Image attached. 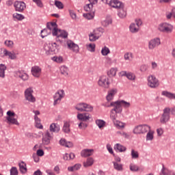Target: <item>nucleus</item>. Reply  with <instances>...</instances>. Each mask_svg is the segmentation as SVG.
<instances>
[{
    "label": "nucleus",
    "mask_w": 175,
    "mask_h": 175,
    "mask_svg": "<svg viewBox=\"0 0 175 175\" xmlns=\"http://www.w3.org/2000/svg\"><path fill=\"white\" fill-rule=\"evenodd\" d=\"M33 94V90L32 88H29L26 89L24 92L25 99L30 103H35L36 101V99Z\"/></svg>",
    "instance_id": "11"
},
{
    "label": "nucleus",
    "mask_w": 175,
    "mask_h": 175,
    "mask_svg": "<svg viewBox=\"0 0 175 175\" xmlns=\"http://www.w3.org/2000/svg\"><path fill=\"white\" fill-rule=\"evenodd\" d=\"M151 129L148 124H140L133 129V133L136 135L144 134Z\"/></svg>",
    "instance_id": "9"
},
{
    "label": "nucleus",
    "mask_w": 175,
    "mask_h": 175,
    "mask_svg": "<svg viewBox=\"0 0 175 175\" xmlns=\"http://www.w3.org/2000/svg\"><path fill=\"white\" fill-rule=\"evenodd\" d=\"M68 49L72 51V53H78L79 51V46L77 44H75L73 41L68 40L66 42Z\"/></svg>",
    "instance_id": "16"
},
{
    "label": "nucleus",
    "mask_w": 175,
    "mask_h": 175,
    "mask_svg": "<svg viewBox=\"0 0 175 175\" xmlns=\"http://www.w3.org/2000/svg\"><path fill=\"white\" fill-rule=\"evenodd\" d=\"M6 69H7V67L5 64H0V78L5 79Z\"/></svg>",
    "instance_id": "35"
},
{
    "label": "nucleus",
    "mask_w": 175,
    "mask_h": 175,
    "mask_svg": "<svg viewBox=\"0 0 175 175\" xmlns=\"http://www.w3.org/2000/svg\"><path fill=\"white\" fill-rule=\"evenodd\" d=\"M84 10L89 12H94V5L89 3L84 6Z\"/></svg>",
    "instance_id": "48"
},
{
    "label": "nucleus",
    "mask_w": 175,
    "mask_h": 175,
    "mask_svg": "<svg viewBox=\"0 0 175 175\" xmlns=\"http://www.w3.org/2000/svg\"><path fill=\"white\" fill-rule=\"evenodd\" d=\"M60 130V126L58 124H55L53 123L51 124V126H49V131L52 132V133H59Z\"/></svg>",
    "instance_id": "29"
},
{
    "label": "nucleus",
    "mask_w": 175,
    "mask_h": 175,
    "mask_svg": "<svg viewBox=\"0 0 175 175\" xmlns=\"http://www.w3.org/2000/svg\"><path fill=\"white\" fill-rule=\"evenodd\" d=\"M157 30L163 33H171L174 30V26L167 23H163L157 27Z\"/></svg>",
    "instance_id": "7"
},
{
    "label": "nucleus",
    "mask_w": 175,
    "mask_h": 175,
    "mask_svg": "<svg viewBox=\"0 0 175 175\" xmlns=\"http://www.w3.org/2000/svg\"><path fill=\"white\" fill-rule=\"evenodd\" d=\"M94 16H95V14L94 12L83 14V17L87 20L94 19Z\"/></svg>",
    "instance_id": "44"
},
{
    "label": "nucleus",
    "mask_w": 175,
    "mask_h": 175,
    "mask_svg": "<svg viewBox=\"0 0 175 175\" xmlns=\"http://www.w3.org/2000/svg\"><path fill=\"white\" fill-rule=\"evenodd\" d=\"M154 139V131L150 129L148 131V133L146 134V141L148 142H152Z\"/></svg>",
    "instance_id": "38"
},
{
    "label": "nucleus",
    "mask_w": 175,
    "mask_h": 175,
    "mask_svg": "<svg viewBox=\"0 0 175 175\" xmlns=\"http://www.w3.org/2000/svg\"><path fill=\"white\" fill-rule=\"evenodd\" d=\"M131 158L133 159H137L139 158V154L137 151H136L134 149H131Z\"/></svg>",
    "instance_id": "54"
},
{
    "label": "nucleus",
    "mask_w": 175,
    "mask_h": 175,
    "mask_svg": "<svg viewBox=\"0 0 175 175\" xmlns=\"http://www.w3.org/2000/svg\"><path fill=\"white\" fill-rule=\"evenodd\" d=\"M14 7L16 11L21 12L25 10L26 4L25 2L21 1H16L14 3Z\"/></svg>",
    "instance_id": "17"
},
{
    "label": "nucleus",
    "mask_w": 175,
    "mask_h": 175,
    "mask_svg": "<svg viewBox=\"0 0 175 175\" xmlns=\"http://www.w3.org/2000/svg\"><path fill=\"white\" fill-rule=\"evenodd\" d=\"M51 33V31H49L47 29H44L42 31H41V38H44L45 37H47Z\"/></svg>",
    "instance_id": "53"
},
{
    "label": "nucleus",
    "mask_w": 175,
    "mask_h": 175,
    "mask_svg": "<svg viewBox=\"0 0 175 175\" xmlns=\"http://www.w3.org/2000/svg\"><path fill=\"white\" fill-rule=\"evenodd\" d=\"M68 12L72 20H76V18H77V16L76 15L75 12L72 10H70Z\"/></svg>",
    "instance_id": "63"
},
{
    "label": "nucleus",
    "mask_w": 175,
    "mask_h": 175,
    "mask_svg": "<svg viewBox=\"0 0 175 175\" xmlns=\"http://www.w3.org/2000/svg\"><path fill=\"white\" fill-rule=\"evenodd\" d=\"M110 53H111V51H110L109 48H107V46H105V47L102 48V49H101V55L103 56H107L109 54H110Z\"/></svg>",
    "instance_id": "50"
},
{
    "label": "nucleus",
    "mask_w": 175,
    "mask_h": 175,
    "mask_svg": "<svg viewBox=\"0 0 175 175\" xmlns=\"http://www.w3.org/2000/svg\"><path fill=\"white\" fill-rule=\"evenodd\" d=\"M95 124L98 126L99 129H104L106 127V122L102 119L95 120Z\"/></svg>",
    "instance_id": "26"
},
{
    "label": "nucleus",
    "mask_w": 175,
    "mask_h": 175,
    "mask_svg": "<svg viewBox=\"0 0 175 175\" xmlns=\"http://www.w3.org/2000/svg\"><path fill=\"white\" fill-rule=\"evenodd\" d=\"M160 44H161V40L159 38H155L154 39H152L150 41H148V50L153 51Z\"/></svg>",
    "instance_id": "15"
},
{
    "label": "nucleus",
    "mask_w": 175,
    "mask_h": 175,
    "mask_svg": "<svg viewBox=\"0 0 175 175\" xmlns=\"http://www.w3.org/2000/svg\"><path fill=\"white\" fill-rule=\"evenodd\" d=\"M115 150H119L120 152H125L126 150V147L120 144H117L114 146Z\"/></svg>",
    "instance_id": "40"
},
{
    "label": "nucleus",
    "mask_w": 175,
    "mask_h": 175,
    "mask_svg": "<svg viewBox=\"0 0 175 175\" xmlns=\"http://www.w3.org/2000/svg\"><path fill=\"white\" fill-rule=\"evenodd\" d=\"M161 95L167 97L169 99H175V94L171 93L167 90H163L161 92Z\"/></svg>",
    "instance_id": "33"
},
{
    "label": "nucleus",
    "mask_w": 175,
    "mask_h": 175,
    "mask_svg": "<svg viewBox=\"0 0 175 175\" xmlns=\"http://www.w3.org/2000/svg\"><path fill=\"white\" fill-rule=\"evenodd\" d=\"M31 75L36 78H40L42 74V68L40 66H36L31 68Z\"/></svg>",
    "instance_id": "19"
},
{
    "label": "nucleus",
    "mask_w": 175,
    "mask_h": 175,
    "mask_svg": "<svg viewBox=\"0 0 175 175\" xmlns=\"http://www.w3.org/2000/svg\"><path fill=\"white\" fill-rule=\"evenodd\" d=\"M20 171L22 174H25L27 172V165L24 161H21L19 163Z\"/></svg>",
    "instance_id": "37"
},
{
    "label": "nucleus",
    "mask_w": 175,
    "mask_h": 175,
    "mask_svg": "<svg viewBox=\"0 0 175 175\" xmlns=\"http://www.w3.org/2000/svg\"><path fill=\"white\" fill-rule=\"evenodd\" d=\"M113 167L114 169L118 171V172H122L123 168H122V165L120 163H118V162H113Z\"/></svg>",
    "instance_id": "47"
},
{
    "label": "nucleus",
    "mask_w": 175,
    "mask_h": 175,
    "mask_svg": "<svg viewBox=\"0 0 175 175\" xmlns=\"http://www.w3.org/2000/svg\"><path fill=\"white\" fill-rule=\"evenodd\" d=\"M51 138H52L51 134L49 133V131H46L45 134L43 135L42 144L44 145H49L50 144V141Z\"/></svg>",
    "instance_id": "23"
},
{
    "label": "nucleus",
    "mask_w": 175,
    "mask_h": 175,
    "mask_svg": "<svg viewBox=\"0 0 175 175\" xmlns=\"http://www.w3.org/2000/svg\"><path fill=\"white\" fill-rule=\"evenodd\" d=\"M94 164V159L89 158L87 159L86 162L83 163L84 167H87L91 166Z\"/></svg>",
    "instance_id": "55"
},
{
    "label": "nucleus",
    "mask_w": 175,
    "mask_h": 175,
    "mask_svg": "<svg viewBox=\"0 0 175 175\" xmlns=\"http://www.w3.org/2000/svg\"><path fill=\"white\" fill-rule=\"evenodd\" d=\"M113 123L118 129H124L126 126V123L122 122L118 120H114Z\"/></svg>",
    "instance_id": "27"
},
{
    "label": "nucleus",
    "mask_w": 175,
    "mask_h": 175,
    "mask_svg": "<svg viewBox=\"0 0 175 175\" xmlns=\"http://www.w3.org/2000/svg\"><path fill=\"white\" fill-rule=\"evenodd\" d=\"M5 44L7 47H8L10 49H12L14 47V42L12 40L5 41Z\"/></svg>",
    "instance_id": "61"
},
{
    "label": "nucleus",
    "mask_w": 175,
    "mask_h": 175,
    "mask_svg": "<svg viewBox=\"0 0 175 175\" xmlns=\"http://www.w3.org/2000/svg\"><path fill=\"white\" fill-rule=\"evenodd\" d=\"M101 1L103 3H105L115 10L122 8L125 6V4L120 0H101Z\"/></svg>",
    "instance_id": "3"
},
{
    "label": "nucleus",
    "mask_w": 175,
    "mask_h": 175,
    "mask_svg": "<svg viewBox=\"0 0 175 175\" xmlns=\"http://www.w3.org/2000/svg\"><path fill=\"white\" fill-rule=\"evenodd\" d=\"M55 5L56 8H57L59 10H63L64 8V5L62 2L59 1H55Z\"/></svg>",
    "instance_id": "51"
},
{
    "label": "nucleus",
    "mask_w": 175,
    "mask_h": 175,
    "mask_svg": "<svg viewBox=\"0 0 175 175\" xmlns=\"http://www.w3.org/2000/svg\"><path fill=\"white\" fill-rule=\"evenodd\" d=\"M0 53H3V55H0V57H8L9 59H17V55L14 52H10L5 49L3 50L0 49Z\"/></svg>",
    "instance_id": "14"
},
{
    "label": "nucleus",
    "mask_w": 175,
    "mask_h": 175,
    "mask_svg": "<svg viewBox=\"0 0 175 175\" xmlns=\"http://www.w3.org/2000/svg\"><path fill=\"white\" fill-rule=\"evenodd\" d=\"M118 94V89L113 88L111 89L110 90H108L107 92V95L106 96V100L108 102H111V100H113L115 95Z\"/></svg>",
    "instance_id": "20"
},
{
    "label": "nucleus",
    "mask_w": 175,
    "mask_h": 175,
    "mask_svg": "<svg viewBox=\"0 0 175 175\" xmlns=\"http://www.w3.org/2000/svg\"><path fill=\"white\" fill-rule=\"evenodd\" d=\"M94 152V149H85L81 152V156L86 158L87 157L92 156Z\"/></svg>",
    "instance_id": "31"
},
{
    "label": "nucleus",
    "mask_w": 175,
    "mask_h": 175,
    "mask_svg": "<svg viewBox=\"0 0 175 175\" xmlns=\"http://www.w3.org/2000/svg\"><path fill=\"white\" fill-rule=\"evenodd\" d=\"M159 175H175V172L163 166Z\"/></svg>",
    "instance_id": "28"
},
{
    "label": "nucleus",
    "mask_w": 175,
    "mask_h": 175,
    "mask_svg": "<svg viewBox=\"0 0 175 175\" xmlns=\"http://www.w3.org/2000/svg\"><path fill=\"white\" fill-rule=\"evenodd\" d=\"M78 120L86 122L91 118V115L89 113H78L77 116Z\"/></svg>",
    "instance_id": "18"
},
{
    "label": "nucleus",
    "mask_w": 175,
    "mask_h": 175,
    "mask_svg": "<svg viewBox=\"0 0 175 175\" xmlns=\"http://www.w3.org/2000/svg\"><path fill=\"white\" fill-rule=\"evenodd\" d=\"M134 59V55L131 52H126L124 54V59L125 61L131 62Z\"/></svg>",
    "instance_id": "36"
},
{
    "label": "nucleus",
    "mask_w": 175,
    "mask_h": 175,
    "mask_svg": "<svg viewBox=\"0 0 175 175\" xmlns=\"http://www.w3.org/2000/svg\"><path fill=\"white\" fill-rule=\"evenodd\" d=\"M60 47L56 42L46 43L44 46V50L46 55H50L53 53L56 54L59 53Z\"/></svg>",
    "instance_id": "2"
},
{
    "label": "nucleus",
    "mask_w": 175,
    "mask_h": 175,
    "mask_svg": "<svg viewBox=\"0 0 175 175\" xmlns=\"http://www.w3.org/2000/svg\"><path fill=\"white\" fill-rule=\"evenodd\" d=\"M13 17L18 21H22L25 19V16L23 14L18 13H14L13 14Z\"/></svg>",
    "instance_id": "56"
},
{
    "label": "nucleus",
    "mask_w": 175,
    "mask_h": 175,
    "mask_svg": "<svg viewBox=\"0 0 175 175\" xmlns=\"http://www.w3.org/2000/svg\"><path fill=\"white\" fill-rule=\"evenodd\" d=\"M98 85L102 88L107 89L110 86L109 79L107 75H101L98 78Z\"/></svg>",
    "instance_id": "8"
},
{
    "label": "nucleus",
    "mask_w": 175,
    "mask_h": 175,
    "mask_svg": "<svg viewBox=\"0 0 175 175\" xmlns=\"http://www.w3.org/2000/svg\"><path fill=\"white\" fill-rule=\"evenodd\" d=\"M86 49L90 53H94L96 51V44L94 43H90L86 45Z\"/></svg>",
    "instance_id": "39"
},
{
    "label": "nucleus",
    "mask_w": 175,
    "mask_h": 175,
    "mask_svg": "<svg viewBox=\"0 0 175 175\" xmlns=\"http://www.w3.org/2000/svg\"><path fill=\"white\" fill-rule=\"evenodd\" d=\"M60 73L64 76L67 77L68 75V68L66 66H62L60 67Z\"/></svg>",
    "instance_id": "42"
},
{
    "label": "nucleus",
    "mask_w": 175,
    "mask_h": 175,
    "mask_svg": "<svg viewBox=\"0 0 175 175\" xmlns=\"http://www.w3.org/2000/svg\"><path fill=\"white\" fill-rule=\"evenodd\" d=\"M75 109L79 112H92L94 110V107L90 104L81 103L75 105Z\"/></svg>",
    "instance_id": "4"
},
{
    "label": "nucleus",
    "mask_w": 175,
    "mask_h": 175,
    "mask_svg": "<svg viewBox=\"0 0 175 175\" xmlns=\"http://www.w3.org/2000/svg\"><path fill=\"white\" fill-rule=\"evenodd\" d=\"M131 106L130 103L125 100H118L116 102H111L109 105H107V107H113V109L110 111V119L112 122L117 120L118 114H120L122 111V107L129 109Z\"/></svg>",
    "instance_id": "1"
},
{
    "label": "nucleus",
    "mask_w": 175,
    "mask_h": 175,
    "mask_svg": "<svg viewBox=\"0 0 175 175\" xmlns=\"http://www.w3.org/2000/svg\"><path fill=\"white\" fill-rule=\"evenodd\" d=\"M117 135L120 136H122L124 138L128 139L129 137V135L125 131H117Z\"/></svg>",
    "instance_id": "58"
},
{
    "label": "nucleus",
    "mask_w": 175,
    "mask_h": 175,
    "mask_svg": "<svg viewBox=\"0 0 175 175\" xmlns=\"http://www.w3.org/2000/svg\"><path fill=\"white\" fill-rule=\"evenodd\" d=\"M75 157V156L74 153H70V154L66 153L63 156V159L65 161H69L71 159H74Z\"/></svg>",
    "instance_id": "41"
},
{
    "label": "nucleus",
    "mask_w": 175,
    "mask_h": 175,
    "mask_svg": "<svg viewBox=\"0 0 175 175\" xmlns=\"http://www.w3.org/2000/svg\"><path fill=\"white\" fill-rule=\"evenodd\" d=\"M148 70V65L143 64V65L140 66L139 70H140L141 72L144 73V72H147Z\"/></svg>",
    "instance_id": "59"
},
{
    "label": "nucleus",
    "mask_w": 175,
    "mask_h": 175,
    "mask_svg": "<svg viewBox=\"0 0 175 175\" xmlns=\"http://www.w3.org/2000/svg\"><path fill=\"white\" fill-rule=\"evenodd\" d=\"M170 108L167 107L163 109L161 117L160 118V122L161 124H165L169 122V120H170Z\"/></svg>",
    "instance_id": "12"
},
{
    "label": "nucleus",
    "mask_w": 175,
    "mask_h": 175,
    "mask_svg": "<svg viewBox=\"0 0 175 175\" xmlns=\"http://www.w3.org/2000/svg\"><path fill=\"white\" fill-rule=\"evenodd\" d=\"M53 36H57V38L66 39L68 38V34L65 30L58 29V31H57L55 33Z\"/></svg>",
    "instance_id": "24"
},
{
    "label": "nucleus",
    "mask_w": 175,
    "mask_h": 175,
    "mask_svg": "<svg viewBox=\"0 0 175 175\" xmlns=\"http://www.w3.org/2000/svg\"><path fill=\"white\" fill-rule=\"evenodd\" d=\"M117 72H118L117 68H110L109 70L107 72V75L109 77H113L116 76V75L117 74Z\"/></svg>",
    "instance_id": "45"
},
{
    "label": "nucleus",
    "mask_w": 175,
    "mask_h": 175,
    "mask_svg": "<svg viewBox=\"0 0 175 175\" xmlns=\"http://www.w3.org/2000/svg\"><path fill=\"white\" fill-rule=\"evenodd\" d=\"M64 96H65L64 90H60L56 92L55 95L53 96V100H54L53 105H56L59 104V103L61 102V100H62Z\"/></svg>",
    "instance_id": "13"
},
{
    "label": "nucleus",
    "mask_w": 175,
    "mask_h": 175,
    "mask_svg": "<svg viewBox=\"0 0 175 175\" xmlns=\"http://www.w3.org/2000/svg\"><path fill=\"white\" fill-rule=\"evenodd\" d=\"M18 172L17 167H12L10 169V175H18Z\"/></svg>",
    "instance_id": "62"
},
{
    "label": "nucleus",
    "mask_w": 175,
    "mask_h": 175,
    "mask_svg": "<svg viewBox=\"0 0 175 175\" xmlns=\"http://www.w3.org/2000/svg\"><path fill=\"white\" fill-rule=\"evenodd\" d=\"M59 144L61 146L66 147V148H72L73 147V144L71 142H67L64 139H62L59 140Z\"/></svg>",
    "instance_id": "32"
},
{
    "label": "nucleus",
    "mask_w": 175,
    "mask_h": 175,
    "mask_svg": "<svg viewBox=\"0 0 175 175\" xmlns=\"http://www.w3.org/2000/svg\"><path fill=\"white\" fill-rule=\"evenodd\" d=\"M147 85L149 88H151L152 89H155L158 87H159V79L157 78V77L155 75H148L147 77Z\"/></svg>",
    "instance_id": "5"
},
{
    "label": "nucleus",
    "mask_w": 175,
    "mask_h": 175,
    "mask_svg": "<svg viewBox=\"0 0 175 175\" xmlns=\"http://www.w3.org/2000/svg\"><path fill=\"white\" fill-rule=\"evenodd\" d=\"M104 32L105 30L103 27H98L94 29L92 33L96 36L98 38H100Z\"/></svg>",
    "instance_id": "30"
},
{
    "label": "nucleus",
    "mask_w": 175,
    "mask_h": 175,
    "mask_svg": "<svg viewBox=\"0 0 175 175\" xmlns=\"http://www.w3.org/2000/svg\"><path fill=\"white\" fill-rule=\"evenodd\" d=\"M47 29L49 31H52L53 36L56 33L59 29H57V25L55 22L48 23H47Z\"/></svg>",
    "instance_id": "22"
},
{
    "label": "nucleus",
    "mask_w": 175,
    "mask_h": 175,
    "mask_svg": "<svg viewBox=\"0 0 175 175\" xmlns=\"http://www.w3.org/2000/svg\"><path fill=\"white\" fill-rule=\"evenodd\" d=\"M142 25V21L141 19H135V23H131L129 26V31L132 33H136L140 30V27Z\"/></svg>",
    "instance_id": "10"
},
{
    "label": "nucleus",
    "mask_w": 175,
    "mask_h": 175,
    "mask_svg": "<svg viewBox=\"0 0 175 175\" xmlns=\"http://www.w3.org/2000/svg\"><path fill=\"white\" fill-rule=\"evenodd\" d=\"M78 127L79 129H86V128L88 127V124L81 122L78 124Z\"/></svg>",
    "instance_id": "64"
},
{
    "label": "nucleus",
    "mask_w": 175,
    "mask_h": 175,
    "mask_svg": "<svg viewBox=\"0 0 175 175\" xmlns=\"http://www.w3.org/2000/svg\"><path fill=\"white\" fill-rule=\"evenodd\" d=\"M35 120H36V126L37 129H43V126L41 124V120L40 118H38V116H35Z\"/></svg>",
    "instance_id": "46"
},
{
    "label": "nucleus",
    "mask_w": 175,
    "mask_h": 175,
    "mask_svg": "<svg viewBox=\"0 0 175 175\" xmlns=\"http://www.w3.org/2000/svg\"><path fill=\"white\" fill-rule=\"evenodd\" d=\"M129 169L131 172H137L139 170V167L133 163H131L129 165Z\"/></svg>",
    "instance_id": "60"
},
{
    "label": "nucleus",
    "mask_w": 175,
    "mask_h": 175,
    "mask_svg": "<svg viewBox=\"0 0 175 175\" xmlns=\"http://www.w3.org/2000/svg\"><path fill=\"white\" fill-rule=\"evenodd\" d=\"M118 16H119L120 18H124L126 17L127 12L125 9V5H124L122 8H120L118 9Z\"/></svg>",
    "instance_id": "25"
},
{
    "label": "nucleus",
    "mask_w": 175,
    "mask_h": 175,
    "mask_svg": "<svg viewBox=\"0 0 175 175\" xmlns=\"http://www.w3.org/2000/svg\"><path fill=\"white\" fill-rule=\"evenodd\" d=\"M51 59L57 64H62L64 62V58L62 56H54Z\"/></svg>",
    "instance_id": "43"
},
{
    "label": "nucleus",
    "mask_w": 175,
    "mask_h": 175,
    "mask_svg": "<svg viewBox=\"0 0 175 175\" xmlns=\"http://www.w3.org/2000/svg\"><path fill=\"white\" fill-rule=\"evenodd\" d=\"M89 38H90V41L91 42H95L99 38V37H98L94 33H91L89 36Z\"/></svg>",
    "instance_id": "57"
},
{
    "label": "nucleus",
    "mask_w": 175,
    "mask_h": 175,
    "mask_svg": "<svg viewBox=\"0 0 175 175\" xmlns=\"http://www.w3.org/2000/svg\"><path fill=\"white\" fill-rule=\"evenodd\" d=\"M6 122L9 125H20L17 118H16V113L12 111H8L7 112Z\"/></svg>",
    "instance_id": "6"
},
{
    "label": "nucleus",
    "mask_w": 175,
    "mask_h": 175,
    "mask_svg": "<svg viewBox=\"0 0 175 175\" xmlns=\"http://www.w3.org/2000/svg\"><path fill=\"white\" fill-rule=\"evenodd\" d=\"M126 77H127L130 81H135L136 79V75L133 72H128Z\"/></svg>",
    "instance_id": "52"
},
{
    "label": "nucleus",
    "mask_w": 175,
    "mask_h": 175,
    "mask_svg": "<svg viewBox=\"0 0 175 175\" xmlns=\"http://www.w3.org/2000/svg\"><path fill=\"white\" fill-rule=\"evenodd\" d=\"M70 124L68 122H64V126H63V131L66 133H68L70 132Z\"/></svg>",
    "instance_id": "49"
},
{
    "label": "nucleus",
    "mask_w": 175,
    "mask_h": 175,
    "mask_svg": "<svg viewBox=\"0 0 175 175\" xmlns=\"http://www.w3.org/2000/svg\"><path fill=\"white\" fill-rule=\"evenodd\" d=\"M112 23V19L110 16H107L106 18L101 21V24L104 27H107Z\"/></svg>",
    "instance_id": "34"
},
{
    "label": "nucleus",
    "mask_w": 175,
    "mask_h": 175,
    "mask_svg": "<svg viewBox=\"0 0 175 175\" xmlns=\"http://www.w3.org/2000/svg\"><path fill=\"white\" fill-rule=\"evenodd\" d=\"M15 77L20 78L23 81H27L29 79V75L24 70L16 71Z\"/></svg>",
    "instance_id": "21"
}]
</instances>
